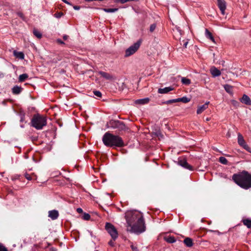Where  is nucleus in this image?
<instances>
[{
  "label": "nucleus",
  "instance_id": "f257e3e1",
  "mask_svg": "<svg viewBox=\"0 0 251 251\" xmlns=\"http://www.w3.org/2000/svg\"><path fill=\"white\" fill-rule=\"evenodd\" d=\"M125 218L127 231L140 234L145 231V221L141 213L136 211H127L126 213Z\"/></svg>",
  "mask_w": 251,
  "mask_h": 251
},
{
  "label": "nucleus",
  "instance_id": "f03ea898",
  "mask_svg": "<svg viewBox=\"0 0 251 251\" xmlns=\"http://www.w3.org/2000/svg\"><path fill=\"white\" fill-rule=\"evenodd\" d=\"M232 178L236 184L243 189L247 190L251 188V174L246 171L234 174Z\"/></svg>",
  "mask_w": 251,
  "mask_h": 251
},
{
  "label": "nucleus",
  "instance_id": "7ed1b4c3",
  "mask_svg": "<svg viewBox=\"0 0 251 251\" xmlns=\"http://www.w3.org/2000/svg\"><path fill=\"white\" fill-rule=\"evenodd\" d=\"M102 142L105 146L108 147H122L124 143L122 138L118 136L112 134L109 132H106L103 136Z\"/></svg>",
  "mask_w": 251,
  "mask_h": 251
},
{
  "label": "nucleus",
  "instance_id": "20e7f679",
  "mask_svg": "<svg viewBox=\"0 0 251 251\" xmlns=\"http://www.w3.org/2000/svg\"><path fill=\"white\" fill-rule=\"evenodd\" d=\"M31 126L36 129H42L47 125V119L45 117L39 114H35L31 120Z\"/></svg>",
  "mask_w": 251,
  "mask_h": 251
},
{
  "label": "nucleus",
  "instance_id": "39448f33",
  "mask_svg": "<svg viewBox=\"0 0 251 251\" xmlns=\"http://www.w3.org/2000/svg\"><path fill=\"white\" fill-rule=\"evenodd\" d=\"M142 43L141 40H139L134 44L130 46L125 51V57H129L135 53L139 49Z\"/></svg>",
  "mask_w": 251,
  "mask_h": 251
},
{
  "label": "nucleus",
  "instance_id": "423d86ee",
  "mask_svg": "<svg viewBox=\"0 0 251 251\" xmlns=\"http://www.w3.org/2000/svg\"><path fill=\"white\" fill-rule=\"evenodd\" d=\"M107 125L108 128L117 129L119 131L124 130L126 128L125 125L119 121L111 120L107 123Z\"/></svg>",
  "mask_w": 251,
  "mask_h": 251
},
{
  "label": "nucleus",
  "instance_id": "0eeeda50",
  "mask_svg": "<svg viewBox=\"0 0 251 251\" xmlns=\"http://www.w3.org/2000/svg\"><path fill=\"white\" fill-rule=\"evenodd\" d=\"M105 229L110 235L112 240L115 241L118 237V233L114 226L109 223H106Z\"/></svg>",
  "mask_w": 251,
  "mask_h": 251
},
{
  "label": "nucleus",
  "instance_id": "6e6552de",
  "mask_svg": "<svg viewBox=\"0 0 251 251\" xmlns=\"http://www.w3.org/2000/svg\"><path fill=\"white\" fill-rule=\"evenodd\" d=\"M178 164L186 169L190 171L193 170V167L189 165L185 159H179L178 161Z\"/></svg>",
  "mask_w": 251,
  "mask_h": 251
},
{
  "label": "nucleus",
  "instance_id": "1a4fd4ad",
  "mask_svg": "<svg viewBox=\"0 0 251 251\" xmlns=\"http://www.w3.org/2000/svg\"><path fill=\"white\" fill-rule=\"evenodd\" d=\"M218 6L221 11L222 15L225 13L226 9V2L224 0H218Z\"/></svg>",
  "mask_w": 251,
  "mask_h": 251
},
{
  "label": "nucleus",
  "instance_id": "9d476101",
  "mask_svg": "<svg viewBox=\"0 0 251 251\" xmlns=\"http://www.w3.org/2000/svg\"><path fill=\"white\" fill-rule=\"evenodd\" d=\"M241 101L246 105H251V99L246 94L243 95L241 99Z\"/></svg>",
  "mask_w": 251,
  "mask_h": 251
},
{
  "label": "nucleus",
  "instance_id": "9b49d317",
  "mask_svg": "<svg viewBox=\"0 0 251 251\" xmlns=\"http://www.w3.org/2000/svg\"><path fill=\"white\" fill-rule=\"evenodd\" d=\"M58 216V212L56 210H51L49 212V217L53 220L56 219Z\"/></svg>",
  "mask_w": 251,
  "mask_h": 251
},
{
  "label": "nucleus",
  "instance_id": "f8f14e48",
  "mask_svg": "<svg viewBox=\"0 0 251 251\" xmlns=\"http://www.w3.org/2000/svg\"><path fill=\"white\" fill-rule=\"evenodd\" d=\"M209 103V102L207 101L205 102L204 104L199 106L197 110V113L198 114L201 113L204 110H205L208 108V105Z\"/></svg>",
  "mask_w": 251,
  "mask_h": 251
},
{
  "label": "nucleus",
  "instance_id": "ddd939ff",
  "mask_svg": "<svg viewBox=\"0 0 251 251\" xmlns=\"http://www.w3.org/2000/svg\"><path fill=\"white\" fill-rule=\"evenodd\" d=\"M99 74L103 78H104L106 80H112L113 79V76L109 73L103 72L100 71L99 72Z\"/></svg>",
  "mask_w": 251,
  "mask_h": 251
},
{
  "label": "nucleus",
  "instance_id": "4468645a",
  "mask_svg": "<svg viewBox=\"0 0 251 251\" xmlns=\"http://www.w3.org/2000/svg\"><path fill=\"white\" fill-rule=\"evenodd\" d=\"M174 88L172 87H167L164 88H159L158 90V93L159 94H166L169 92L172 91Z\"/></svg>",
  "mask_w": 251,
  "mask_h": 251
},
{
  "label": "nucleus",
  "instance_id": "2eb2a0df",
  "mask_svg": "<svg viewBox=\"0 0 251 251\" xmlns=\"http://www.w3.org/2000/svg\"><path fill=\"white\" fill-rule=\"evenodd\" d=\"M22 89L23 88L21 87L16 85L12 89V92L13 94L18 95L21 92Z\"/></svg>",
  "mask_w": 251,
  "mask_h": 251
},
{
  "label": "nucleus",
  "instance_id": "dca6fc26",
  "mask_svg": "<svg viewBox=\"0 0 251 251\" xmlns=\"http://www.w3.org/2000/svg\"><path fill=\"white\" fill-rule=\"evenodd\" d=\"M211 73L214 77L220 76L221 74L220 71L215 67H213L211 69Z\"/></svg>",
  "mask_w": 251,
  "mask_h": 251
},
{
  "label": "nucleus",
  "instance_id": "f3484780",
  "mask_svg": "<svg viewBox=\"0 0 251 251\" xmlns=\"http://www.w3.org/2000/svg\"><path fill=\"white\" fill-rule=\"evenodd\" d=\"M150 101V99L148 98L138 99L135 101V103L139 104H145L148 103Z\"/></svg>",
  "mask_w": 251,
  "mask_h": 251
},
{
  "label": "nucleus",
  "instance_id": "a211bd4d",
  "mask_svg": "<svg viewBox=\"0 0 251 251\" xmlns=\"http://www.w3.org/2000/svg\"><path fill=\"white\" fill-rule=\"evenodd\" d=\"M13 54L16 58H18L20 59H23L24 58L25 55L23 52H18L16 50H14L13 51Z\"/></svg>",
  "mask_w": 251,
  "mask_h": 251
},
{
  "label": "nucleus",
  "instance_id": "6ab92c4d",
  "mask_svg": "<svg viewBox=\"0 0 251 251\" xmlns=\"http://www.w3.org/2000/svg\"><path fill=\"white\" fill-rule=\"evenodd\" d=\"M184 243L188 247H191L193 246V241L190 238H186L184 240Z\"/></svg>",
  "mask_w": 251,
  "mask_h": 251
},
{
  "label": "nucleus",
  "instance_id": "aec40b11",
  "mask_svg": "<svg viewBox=\"0 0 251 251\" xmlns=\"http://www.w3.org/2000/svg\"><path fill=\"white\" fill-rule=\"evenodd\" d=\"M238 143L241 146H243L246 143L243 137L240 133L238 135Z\"/></svg>",
  "mask_w": 251,
  "mask_h": 251
},
{
  "label": "nucleus",
  "instance_id": "412c9836",
  "mask_svg": "<svg viewBox=\"0 0 251 251\" xmlns=\"http://www.w3.org/2000/svg\"><path fill=\"white\" fill-rule=\"evenodd\" d=\"M205 36L206 38L209 39L210 40H211L212 42H214V39L213 36H212V33L207 29H205Z\"/></svg>",
  "mask_w": 251,
  "mask_h": 251
},
{
  "label": "nucleus",
  "instance_id": "4be33fe9",
  "mask_svg": "<svg viewBox=\"0 0 251 251\" xmlns=\"http://www.w3.org/2000/svg\"><path fill=\"white\" fill-rule=\"evenodd\" d=\"M28 77V75L26 74H23L19 75V81L20 82H24Z\"/></svg>",
  "mask_w": 251,
  "mask_h": 251
},
{
  "label": "nucleus",
  "instance_id": "5701e85b",
  "mask_svg": "<svg viewBox=\"0 0 251 251\" xmlns=\"http://www.w3.org/2000/svg\"><path fill=\"white\" fill-rule=\"evenodd\" d=\"M181 82L183 84L189 85L191 84V80L186 77H182L181 78Z\"/></svg>",
  "mask_w": 251,
  "mask_h": 251
},
{
  "label": "nucleus",
  "instance_id": "b1692460",
  "mask_svg": "<svg viewBox=\"0 0 251 251\" xmlns=\"http://www.w3.org/2000/svg\"><path fill=\"white\" fill-rule=\"evenodd\" d=\"M178 102H182L183 103H187L190 101V99L188 98L187 97H183L177 99Z\"/></svg>",
  "mask_w": 251,
  "mask_h": 251
},
{
  "label": "nucleus",
  "instance_id": "393cba45",
  "mask_svg": "<svg viewBox=\"0 0 251 251\" xmlns=\"http://www.w3.org/2000/svg\"><path fill=\"white\" fill-rule=\"evenodd\" d=\"M165 240L166 242L169 243H173L176 241L175 238L173 236H168L165 238Z\"/></svg>",
  "mask_w": 251,
  "mask_h": 251
},
{
  "label": "nucleus",
  "instance_id": "a878e982",
  "mask_svg": "<svg viewBox=\"0 0 251 251\" xmlns=\"http://www.w3.org/2000/svg\"><path fill=\"white\" fill-rule=\"evenodd\" d=\"M243 223L248 228H250L251 227V220L250 219H246L243 220Z\"/></svg>",
  "mask_w": 251,
  "mask_h": 251
},
{
  "label": "nucleus",
  "instance_id": "bb28decb",
  "mask_svg": "<svg viewBox=\"0 0 251 251\" xmlns=\"http://www.w3.org/2000/svg\"><path fill=\"white\" fill-rule=\"evenodd\" d=\"M102 10L107 13H113L117 12L118 10V8H103Z\"/></svg>",
  "mask_w": 251,
  "mask_h": 251
},
{
  "label": "nucleus",
  "instance_id": "cd10ccee",
  "mask_svg": "<svg viewBox=\"0 0 251 251\" xmlns=\"http://www.w3.org/2000/svg\"><path fill=\"white\" fill-rule=\"evenodd\" d=\"M33 34L38 38L40 39L42 36V33L36 29H34L33 31Z\"/></svg>",
  "mask_w": 251,
  "mask_h": 251
},
{
  "label": "nucleus",
  "instance_id": "c85d7f7f",
  "mask_svg": "<svg viewBox=\"0 0 251 251\" xmlns=\"http://www.w3.org/2000/svg\"><path fill=\"white\" fill-rule=\"evenodd\" d=\"M224 88L226 92L228 93H230L232 91V87L229 85L226 84L224 86Z\"/></svg>",
  "mask_w": 251,
  "mask_h": 251
},
{
  "label": "nucleus",
  "instance_id": "c756f323",
  "mask_svg": "<svg viewBox=\"0 0 251 251\" xmlns=\"http://www.w3.org/2000/svg\"><path fill=\"white\" fill-rule=\"evenodd\" d=\"M219 162L224 165H226L228 163L227 160L223 156H221L219 158Z\"/></svg>",
  "mask_w": 251,
  "mask_h": 251
},
{
  "label": "nucleus",
  "instance_id": "7c9ffc66",
  "mask_svg": "<svg viewBox=\"0 0 251 251\" xmlns=\"http://www.w3.org/2000/svg\"><path fill=\"white\" fill-rule=\"evenodd\" d=\"M176 102H178L177 99L168 100L166 101H165L164 103L165 104H170V103Z\"/></svg>",
  "mask_w": 251,
  "mask_h": 251
},
{
  "label": "nucleus",
  "instance_id": "2f4dec72",
  "mask_svg": "<svg viewBox=\"0 0 251 251\" xmlns=\"http://www.w3.org/2000/svg\"><path fill=\"white\" fill-rule=\"evenodd\" d=\"M156 27V25L155 24H151L150 27V32H153L154 31V30L155 29Z\"/></svg>",
  "mask_w": 251,
  "mask_h": 251
},
{
  "label": "nucleus",
  "instance_id": "473e14b6",
  "mask_svg": "<svg viewBox=\"0 0 251 251\" xmlns=\"http://www.w3.org/2000/svg\"><path fill=\"white\" fill-rule=\"evenodd\" d=\"M93 93L96 97L101 98L102 96L101 93L99 91H94Z\"/></svg>",
  "mask_w": 251,
  "mask_h": 251
},
{
  "label": "nucleus",
  "instance_id": "72a5a7b5",
  "mask_svg": "<svg viewBox=\"0 0 251 251\" xmlns=\"http://www.w3.org/2000/svg\"><path fill=\"white\" fill-rule=\"evenodd\" d=\"M82 217L85 220H89L90 219V215L88 213H84Z\"/></svg>",
  "mask_w": 251,
  "mask_h": 251
},
{
  "label": "nucleus",
  "instance_id": "f704fd0d",
  "mask_svg": "<svg viewBox=\"0 0 251 251\" xmlns=\"http://www.w3.org/2000/svg\"><path fill=\"white\" fill-rule=\"evenodd\" d=\"M63 16V13L58 12L54 14V16L57 18H60Z\"/></svg>",
  "mask_w": 251,
  "mask_h": 251
},
{
  "label": "nucleus",
  "instance_id": "c9c22d12",
  "mask_svg": "<svg viewBox=\"0 0 251 251\" xmlns=\"http://www.w3.org/2000/svg\"><path fill=\"white\" fill-rule=\"evenodd\" d=\"M0 251H8V250L2 244L0 243Z\"/></svg>",
  "mask_w": 251,
  "mask_h": 251
},
{
  "label": "nucleus",
  "instance_id": "e433bc0d",
  "mask_svg": "<svg viewBox=\"0 0 251 251\" xmlns=\"http://www.w3.org/2000/svg\"><path fill=\"white\" fill-rule=\"evenodd\" d=\"M25 177L28 180H30L32 179V178L31 177V176L28 174H27V173H25L24 175Z\"/></svg>",
  "mask_w": 251,
  "mask_h": 251
},
{
  "label": "nucleus",
  "instance_id": "4c0bfd02",
  "mask_svg": "<svg viewBox=\"0 0 251 251\" xmlns=\"http://www.w3.org/2000/svg\"><path fill=\"white\" fill-rule=\"evenodd\" d=\"M130 247L133 251H138L137 248L136 246H134L133 245H131Z\"/></svg>",
  "mask_w": 251,
  "mask_h": 251
},
{
  "label": "nucleus",
  "instance_id": "58836bf2",
  "mask_svg": "<svg viewBox=\"0 0 251 251\" xmlns=\"http://www.w3.org/2000/svg\"><path fill=\"white\" fill-rule=\"evenodd\" d=\"M17 15L20 17L22 19H24V14L22 13V12H18L17 13Z\"/></svg>",
  "mask_w": 251,
  "mask_h": 251
},
{
  "label": "nucleus",
  "instance_id": "ea45409f",
  "mask_svg": "<svg viewBox=\"0 0 251 251\" xmlns=\"http://www.w3.org/2000/svg\"><path fill=\"white\" fill-rule=\"evenodd\" d=\"M25 121V115L24 114L21 115L20 122H24Z\"/></svg>",
  "mask_w": 251,
  "mask_h": 251
},
{
  "label": "nucleus",
  "instance_id": "a19ab883",
  "mask_svg": "<svg viewBox=\"0 0 251 251\" xmlns=\"http://www.w3.org/2000/svg\"><path fill=\"white\" fill-rule=\"evenodd\" d=\"M108 244L110 246L113 247L114 246V241L112 240H111L109 241Z\"/></svg>",
  "mask_w": 251,
  "mask_h": 251
},
{
  "label": "nucleus",
  "instance_id": "79ce46f5",
  "mask_svg": "<svg viewBox=\"0 0 251 251\" xmlns=\"http://www.w3.org/2000/svg\"><path fill=\"white\" fill-rule=\"evenodd\" d=\"M57 43L60 44H65L64 42L63 41H62L61 39H58L57 40Z\"/></svg>",
  "mask_w": 251,
  "mask_h": 251
},
{
  "label": "nucleus",
  "instance_id": "37998d69",
  "mask_svg": "<svg viewBox=\"0 0 251 251\" xmlns=\"http://www.w3.org/2000/svg\"><path fill=\"white\" fill-rule=\"evenodd\" d=\"M73 8L75 10H79L80 8V7L79 6H76V5H75V6H73Z\"/></svg>",
  "mask_w": 251,
  "mask_h": 251
},
{
  "label": "nucleus",
  "instance_id": "c03bdc74",
  "mask_svg": "<svg viewBox=\"0 0 251 251\" xmlns=\"http://www.w3.org/2000/svg\"><path fill=\"white\" fill-rule=\"evenodd\" d=\"M64 3L68 4V5H72V4L69 2L68 1H67V0H62Z\"/></svg>",
  "mask_w": 251,
  "mask_h": 251
},
{
  "label": "nucleus",
  "instance_id": "a18cd8bd",
  "mask_svg": "<svg viewBox=\"0 0 251 251\" xmlns=\"http://www.w3.org/2000/svg\"><path fill=\"white\" fill-rule=\"evenodd\" d=\"M244 149H245L246 150V149H248L249 146L246 144L245 143L243 146H242Z\"/></svg>",
  "mask_w": 251,
  "mask_h": 251
},
{
  "label": "nucleus",
  "instance_id": "49530a36",
  "mask_svg": "<svg viewBox=\"0 0 251 251\" xmlns=\"http://www.w3.org/2000/svg\"><path fill=\"white\" fill-rule=\"evenodd\" d=\"M77 211L78 212V213H81L82 212V209L80 208H78L77 209Z\"/></svg>",
  "mask_w": 251,
  "mask_h": 251
},
{
  "label": "nucleus",
  "instance_id": "de8ad7c7",
  "mask_svg": "<svg viewBox=\"0 0 251 251\" xmlns=\"http://www.w3.org/2000/svg\"><path fill=\"white\" fill-rule=\"evenodd\" d=\"M246 151L251 153V148L250 147L248 149H246Z\"/></svg>",
  "mask_w": 251,
  "mask_h": 251
},
{
  "label": "nucleus",
  "instance_id": "09e8293b",
  "mask_svg": "<svg viewBox=\"0 0 251 251\" xmlns=\"http://www.w3.org/2000/svg\"><path fill=\"white\" fill-rule=\"evenodd\" d=\"M4 76V74L0 72V78H2Z\"/></svg>",
  "mask_w": 251,
  "mask_h": 251
},
{
  "label": "nucleus",
  "instance_id": "8fccbe9b",
  "mask_svg": "<svg viewBox=\"0 0 251 251\" xmlns=\"http://www.w3.org/2000/svg\"><path fill=\"white\" fill-rule=\"evenodd\" d=\"M63 39H64V40H67V38H68V36H67V35H64L63 36Z\"/></svg>",
  "mask_w": 251,
  "mask_h": 251
},
{
  "label": "nucleus",
  "instance_id": "3c124183",
  "mask_svg": "<svg viewBox=\"0 0 251 251\" xmlns=\"http://www.w3.org/2000/svg\"><path fill=\"white\" fill-rule=\"evenodd\" d=\"M187 43H188V42H186V43H185L184 44V46L185 47H186L187 45Z\"/></svg>",
  "mask_w": 251,
  "mask_h": 251
},
{
  "label": "nucleus",
  "instance_id": "603ef678",
  "mask_svg": "<svg viewBox=\"0 0 251 251\" xmlns=\"http://www.w3.org/2000/svg\"><path fill=\"white\" fill-rule=\"evenodd\" d=\"M21 127L23 128V127H24V126L23 125H21Z\"/></svg>",
  "mask_w": 251,
  "mask_h": 251
},
{
  "label": "nucleus",
  "instance_id": "864d4df0",
  "mask_svg": "<svg viewBox=\"0 0 251 251\" xmlns=\"http://www.w3.org/2000/svg\"><path fill=\"white\" fill-rule=\"evenodd\" d=\"M212 232H217L216 231L211 230Z\"/></svg>",
  "mask_w": 251,
  "mask_h": 251
},
{
  "label": "nucleus",
  "instance_id": "5fc2aeb1",
  "mask_svg": "<svg viewBox=\"0 0 251 251\" xmlns=\"http://www.w3.org/2000/svg\"><path fill=\"white\" fill-rule=\"evenodd\" d=\"M206 121H209V119L208 118H207Z\"/></svg>",
  "mask_w": 251,
  "mask_h": 251
}]
</instances>
